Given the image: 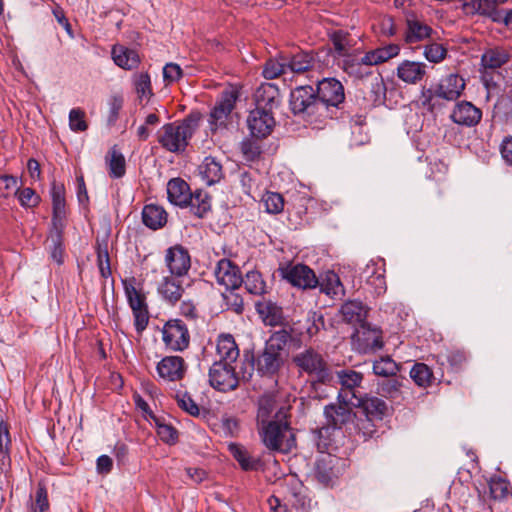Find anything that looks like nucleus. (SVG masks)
Listing matches in <instances>:
<instances>
[{
	"label": "nucleus",
	"mask_w": 512,
	"mask_h": 512,
	"mask_svg": "<svg viewBox=\"0 0 512 512\" xmlns=\"http://www.w3.org/2000/svg\"><path fill=\"white\" fill-rule=\"evenodd\" d=\"M278 89L272 84L260 86L255 94L256 108L248 118L247 125L254 137H267L275 126L272 109L278 105Z\"/></svg>",
	"instance_id": "nucleus-1"
},
{
	"label": "nucleus",
	"mask_w": 512,
	"mask_h": 512,
	"mask_svg": "<svg viewBox=\"0 0 512 512\" xmlns=\"http://www.w3.org/2000/svg\"><path fill=\"white\" fill-rule=\"evenodd\" d=\"M199 120V113H191L181 122L165 124L159 131L158 142L169 152L184 151L199 125Z\"/></svg>",
	"instance_id": "nucleus-2"
},
{
	"label": "nucleus",
	"mask_w": 512,
	"mask_h": 512,
	"mask_svg": "<svg viewBox=\"0 0 512 512\" xmlns=\"http://www.w3.org/2000/svg\"><path fill=\"white\" fill-rule=\"evenodd\" d=\"M290 341L291 334L287 330L275 331L255 360L256 370L263 376L276 374L284 363L286 347Z\"/></svg>",
	"instance_id": "nucleus-3"
},
{
	"label": "nucleus",
	"mask_w": 512,
	"mask_h": 512,
	"mask_svg": "<svg viewBox=\"0 0 512 512\" xmlns=\"http://www.w3.org/2000/svg\"><path fill=\"white\" fill-rule=\"evenodd\" d=\"M345 322L353 325H360L362 331H357L359 340L365 345V349L378 350L383 346L381 332L378 329L366 328L367 307L358 300L346 301L340 309Z\"/></svg>",
	"instance_id": "nucleus-4"
},
{
	"label": "nucleus",
	"mask_w": 512,
	"mask_h": 512,
	"mask_svg": "<svg viewBox=\"0 0 512 512\" xmlns=\"http://www.w3.org/2000/svg\"><path fill=\"white\" fill-rule=\"evenodd\" d=\"M257 430L261 442L271 452L287 454L296 445L295 435L287 419L272 421Z\"/></svg>",
	"instance_id": "nucleus-5"
},
{
	"label": "nucleus",
	"mask_w": 512,
	"mask_h": 512,
	"mask_svg": "<svg viewBox=\"0 0 512 512\" xmlns=\"http://www.w3.org/2000/svg\"><path fill=\"white\" fill-rule=\"evenodd\" d=\"M316 97L319 119L332 118L334 109L345 99L343 85L334 78H325L318 82Z\"/></svg>",
	"instance_id": "nucleus-6"
},
{
	"label": "nucleus",
	"mask_w": 512,
	"mask_h": 512,
	"mask_svg": "<svg viewBox=\"0 0 512 512\" xmlns=\"http://www.w3.org/2000/svg\"><path fill=\"white\" fill-rule=\"evenodd\" d=\"M293 362L301 373H306L313 380L328 383L333 375L323 356L313 348H307L293 357Z\"/></svg>",
	"instance_id": "nucleus-7"
},
{
	"label": "nucleus",
	"mask_w": 512,
	"mask_h": 512,
	"mask_svg": "<svg viewBox=\"0 0 512 512\" xmlns=\"http://www.w3.org/2000/svg\"><path fill=\"white\" fill-rule=\"evenodd\" d=\"M208 381L215 390L227 393L238 388L240 378L234 365L214 362L209 368Z\"/></svg>",
	"instance_id": "nucleus-8"
},
{
	"label": "nucleus",
	"mask_w": 512,
	"mask_h": 512,
	"mask_svg": "<svg viewBox=\"0 0 512 512\" xmlns=\"http://www.w3.org/2000/svg\"><path fill=\"white\" fill-rule=\"evenodd\" d=\"M162 340L169 350H186L190 344V333L186 323L178 318L168 320L162 328Z\"/></svg>",
	"instance_id": "nucleus-9"
},
{
	"label": "nucleus",
	"mask_w": 512,
	"mask_h": 512,
	"mask_svg": "<svg viewBox=\"0 0 512 512\" xmlns=\"http://www.w3.org/2000/svg\"><path fill=\"white\" fill-rule=\"evenodd\" d=\"M239 93L234 88L224 90L209 115V125L212 131L225 127L232 113Z\"/></svg>",
	"instance_id": "nucleus-10"
},
{
	"label": "nucleus",
	"mask_w": 512,
	"mask_h": 512,
	"mask_svg": "<svg viewBox=\"0 0 512 512\" xmlns=\"http://www.w3.org/2000/svg\"><path fill=\"white\" fill-rule=\"evenodd\" d=\"M317 97L312 86H299L290 94V107L294 114H306L319 118Z\"/></svg>",
	"instance_id": "nucleus-11"
},
{
	"label": "nucleus",
	"mask_w": 512,
	"mask_h": 512,
	"mask_svg": "<svg viewBox=\"0 0 512 512\" xmlns=\"http://www.w3.org/2000/svg\"><path fill=\"white\" fill-rule=\"evenodd\" d=\"M164 265L167 274L183 278L191 268V257L188 250L180 244L169 247L165 251Z\"/></svg>",
	"instance_id": "nucleus-12"
},
{
	"label": "nucleus",
	"mask_w": 512,
	"mask_h": 512,
	"mask_svg": "<svg viewBox=\"0 0 512 512\" xmlns=\"http://www.w3.org/2000/svg\"><path fill=\"white\" fill-rule=\"evenodd\" d=\"M280 274L285 280L298 288H315L318 284L314 271L303 264L282 267L280 268Z\"/></svg>",
	"instance_id": "nucleus-13"
},
{
	"label": "nucleus",
	"mask_w": 512,
	"mask_h": 512,
	"mask_svg": "<svg viewBox=\"0 0 512 512\" xmlns=\"http://www.w3.org/2000/svg\"><path fill=\"white\" fill-rule=\"evenodd\" d=\"M336 377L341 390L338 399L352 405L353 394H363L359 389L363 381V374L352 369H341L336 371Z\"/></svg>",
	"instance_id": "nucleus-14"
},
{
	"label": "nucleus",
	"mask_w": 512,
	"mask_h": 512,
	"mask_svg": "<svg viewBox=\"0 0 512 512\" xmlns=\"http://www.w3.org/2000/svg\"><path fill=\"white\" fill-rule=\"evenodd\" d=\"M287 419V409L279 406L273 395H263L258 400L257 428L276 420Z\"/></svg>",
	"instance_id": "nucleus-15"
},
{
	"label": "nucleus",
	"mask_w": 512,
	"mask_h": 512,
	"mask_svg": "<svg viewBox=\"0 0 512 512\" xmlns=\"http://www.w3.org/2000/svg\"><path fill=\"white\" fill-rule=\"evenodd\" d=\"M214 275L219 285L226 290H234L242 285V276L238 266L229 259H221L218 261Z\"/></svg>",
	"instance_id": "nucleus-16"
},
{
	"label": "nucleus",
	"mask_w": 512,
	"mask_h": 512,
	"mask_svg": "<svg viewBox=\"0 0 512 512\" xmlns=\"http://www.w3.org/2000/svg\"><path fill=\"white\" fill-rule=\"evenodd\" d=\"M156 370L164 381L176 382L184 378L187 365L181 356H165L157 364Z\"/></svg>",
	"instance_id": "nucleus-17"
},
{
	"label": "nucleus",
	"mask_w": 512,
	"mask_h": 512,
	"mask_svg": "<svg viewBox=\"0 0 512 512\" xmlns=\"http://www.w3.org/2000/svg\"><path fill=\"white\" fill-rule=\"evenodd\" d=\"M482 118V111L469 101H460L455 104L450 119L457 125L464 127L476 126Z\"/></svg>",
	"instance_id": "nucleus-18"
},
{
	"label": "nucleus",
	"mask_w": 512,
	"mask_h": 512,
	"mask_svg": "<svg viewBox=\"0 0 512 512\" xmlns=\"http://www.w3.org/2000/svg\"><path fill=\"white\" fill-rule=\"evenodd\" d=\"M156 284L158 294L171 305H175L184 293L182 277L164 274Z\"/></svg>",
	"instance_id": "nucleus-19"
},
{
	"label": "nucleus",
	"mask_w": 512,
	"mask_h": 512,
	"mask_svg": "<svg viewBox=\"0 0 512 512\" xmlns=\"http://www.w3.org/2000/svg\"><path fill=\"white\" fill-rule=\"evenodd\" d=\"M351 404L344 403L338 399L337 403H331L324 408V416L327 426L340 429L343 425L350 422L353 418Z\"/></svg>",
	"instance_id": "nucleus-20"
},
{
	"label": "nucleus",
	"mask_w": 512,
	"mask_h": 512,
	"mask_svg": "<svg viewBox=\"0 0 512 512\" xmlns=\"http://www.w3.org/2000/svg\"><path fill=\"white\" fill-rule=\"evenodd\" d=\"M436 86L438 98L446 101H455L463 93L466 83L458 74H449L442 77Z\"/></svg>",
	"instance_id": "nucleus-21"
},
{
	"label": "nucleus",
	"mask_w": 512,
	"mask_h": 512,
	"mask_svg": "<svg viewBox=\"0 0 512 512\" xmlns=\"http://www.w3.org/2000/svg\"><path fill=\"white\" fill-rule=\"evenodd\" d=\"M352 406L360 407L364 410L370 420H381L386 413L387 405L385 401L378 397H369L366 394H353Z\"/></svg>",
	"instance_id": "nucleus-22"
},
{
	"label": "nucleus",
	"mask_w": 512,
	"mask_h": 512,
	"mask_svg": "<svg viewBox=\"0 0 512 512\" xmlns=\"http://www.w3.org/2000/svg\"><path fill=\"white\" fill-rule=\"evenodd\" d=\"M216 355L217 360L215 362L234 365L238 360L240 350L231 334H221L218 336L216 341Z\"/></svg>",
	"instance_id": "nucleus-23"
},
{
	"label": "nucleus",
	"mask_w": 512,
	"mask_h": 512,
	"mask_svg": "<svg viewBox=\"0 0 512 512\" xmlns=\"http://www.w3.org/2000/svg\"><path fill=\"white\" fill-rule=\"evenodd\" d=\"M426 68L423 62L404 60L397 67V77L407 84H416L426 76Z\"/></svg>",
	"instance_id": "nucleus-24"
},
{
	"label": "nucleus",
	"mask_w": 512,
	"mask_h": 512,
	"mask_svg": "<svg viewBox=\"0 0 512 512\" xmlns=\"http://www.w3.org/2000/svg\"><path fill=\"white\" fill-rule=\"evenodd\" d=\"M167 196L173 205L187 207V201L191 199L190 187L183 179L173 178L167 184Z\"/></svg>",
	"instance_id": "nucleus-25"
},
{
	"label": "nucleus",
	"mask_w": 512,
	"mask_h": 512,
	"mask_svg": "<svg viewBox=\"0 0 512 512\" xmlns=\"http://www.w3.org/2000/svg\"><path fill=\"white\" fill-rule=\"evenodd\" d=\"M384 273L385 269L383 266H379L374 262L367 264L362 272L367 284L374 289V293L377 296L384 294L387 290Z\"/></svg>",
	"instance_id": "nucleus-26"
},
{
	"label": "nucleus",
	"mask_w": 512,
	"mask_h": 512,
	"mask_svg": "<svg viewBox=\"0 0 512 512\" xmlns=\"http://www.w3.org/2000/svg\"><path fill=\"white\" fill-rule=\"evenodd\" d=\"M168 214L162 206L147 204L142 210L143 224L152 229L158 230L167 223Z\"/></svg>",
	"instance_id": "nucleus-27"
},
{
	"label": "nucleus",
	"mask_w": 512,
	"mask_h": 512,
	"mask_svg": "<svg viewBox=\"0 0 512 512\" xmlns=\"http://www.w3.org/2000/svg\"><path fill=\"white\" fill-rule=\"evenodd\" d=\"M432 31V28L425 22L416 17H410L407 19L405 41L408 44L423 41L431 37Z\"/></svg>",
	"instance_id": "nucleus-28"
},
{
	"label": "nucleus",
	"mask_w": 512,
	"mask_h": 512,
	"mask_svg": "<svg viewBox=\"0 0 512 512\" xmlns=\"http://www.w3.org/2000/svg\"><path fill=\"white\" fill-rule=\"evenodd\" d=\"M228 449L244 471H257L262 468L260 458L251 456L243 446L231 443Z\"/></svg>",
	"instance_id": "nucleus-29"
},
{
	"label": "nucleus",
	"mask_w": 512,
	"mask_h": 512,
	"mask_svg": "<svg viewBox=\"0 0 512 512\" xmlns=\"http://www.w3.org/2000/svg\"><path fill=\"white\" fill-rule=\"evenodd\" d=\"M112 58L117 66L125 70L136 68L140 62V58L135 50L122 45H116L112 48Z\"/></svg>",
	"instance_id": "nucleus-30"
},
{
	"label": "nucleus",
	"mask_w": 512,
	"mask_h": 512,
	"mask_svg": "<svg viewBox=\"0 0 512 512\" xmlns=\"http://www.w3.org/2000/svg\"><path fill=\"white\" fill-rule=\"evenodd\" d=\"M199 174L207 185H212L223 177L222 165L214 157H206L199 165Z\"/></svg>",
	"instance_id": "nucleus-31"
},
{
	"label": "nucleus",
	"mask_w": 512,
	"mask_h": 512,
	"mask_svg": "<svg viewBox=\"0 0 512 512\" xmlns=\"http://www.w3.org/2000/svg\"><path fill=\"white\" fill-rule=\"evenodd\" d=\"M51 197L53 206V222L57 225L62 221L66 214L65 187L62 183H52Z\"/></svg>",
	"instance_id": "nucleus-32"
},
{
	"label": "nucleus",
	"mask_w": 512,
	"mask_h": 512,
	"mask_svg": "<svg viewBox=\"0 0 512 512\" xmlns=\"http://www.w3.org/2000/svg\"><path fill=\"white\" fill-rule=\"evenodd\" d=\"M188 206L195 216L202 218L211 209V198L207 192L196 190L194 193L191 192V199L187 201Z\"/></svg>",
	"instance_id": "nucleus-33"
},
{
	"label": "nucleus",
	"mask_w": 512,
	"mask_h": 512,
	"mask_svg": "<svg viewBox=\"0 0 512 512\" xmlns=\"http://www.w3.org/2000/svg\"><path fill=\"white\" fill-rule=\"evenodd\" d=\"M287 69L290 73H303L308 71L314 63V58L308 52L300 51L286 57Z\"/></svg>",
	"instance_id": "nucleus-34"
},
{
	"label": "nucleus",
	"mask_w": 512,
	"mask_h": 512,
	"mask_svg": "<svg viewBox=\"0 0 512 512\" xmlns=\"http://www.w3.org/2000/svg\"><path fill=\"white\" fill-rule=\"evenodd\" d=\"M256 308L266 324L275 326L281 323L282 310L274 303L260 302L256 304Z\"/></svg>",
	"instance_id": "nucleus-35"
},
{
	"label": "nucleus",
	"mask_w": 512,
	"mask_h": 512,
	"mask_svg": "<svg viewBox=\"0 0 512 512\" xmlns=\"http://www.w3.org/2000/svg\"><path fill=\"white\" fill-rule=\"evenodd\" d=\"M242 284L246 291L252 295H262L266 291V284L258 271H249L242 277Z\"/></svg>",
	"instance_id": "nucleus-36"
},
{
	"label": "nucleus",
	"mask_w": 512,
	"mask_h": 512,
	"mask_svg": "<svg viewBox=\"0 0 512 512\" xmlns=\"http://www.w3.org/2000/svg\"><path fill=\"white\" fill-rule=\"evenodd\" d=\"M331 464L332 457L330 455L323 456L316 462L315 476L323 485H329L333 481L334 472Z\"/></svg>",
	"instance_id": "nucleus-37"
},
{
	"label": "nucleus",
	"mask_w": 512,
	"mask_h": 512,
	"mask_svg": "<svg viewBox=\"0 0 512 512\" xmlns=\"http://www.w3.org/2000/svg\"><path fill=\"white\" fill-rule=\"evenodd\" d=\"M508 59L509 56L503 49L493 48L482 55L481 62L485 68L496 69L504 65Z\"/></svg>",
	"instance_id": "nucleus-38"
},
{
	"label": "nucleus",
	"mask_w": 512,
	"mask_h": 512,
	"mask_svg": "<svg viewBox=\"0 0 512 512\" xmlns=\"http://www.w3.org/2000/svg\"><path fill=\"white\" fill-rule=\"evenodd\" d=\"M399 371L398 364L389 356L380 357L373 363V372L377 376L391 378Z\"/></svg>",
	"instance_id": "nucleus-39"
},
{
	"label": "nucleus",
	"mask_w": 512,
	"mask_h": 512,
	"mask_svg": "<svg viewBox=\"0 0 512 512\" xmlns=\"http://www.w3.org/2000/svg\"><path fill=\"white\" fill-rule=\"evenodd\" d=\"M320 291L331 297L338 296L342 292V284L339 276L334 272H328L318 281Z\"/></svg>",
	"instance_id": "nucleus-40"
},
{
	"label": "nucleus",
	"mask_w": 512,
	"mask_h": 512,
	"mask_svg": "<svg viewBox=\"0 0 512 512\" xmlns=\"http://www.w3.org/2000/svg\"><path fill=\"white\" fill-rule=\"evenodd\" d=\"M331 41L338 56H342L344 59L351 54L348 52L353 46V42L348 32L343 30L334 31L331 35Z\"/></svg>",
	"instance_id": "nucleus-41"
},
{
	"label": "nucleus",
	"mask_w": 512,
	"mask_h": 512,
	"mask_svg": "<svg viewBox=\"0 0 512 512\" xmlns=\"http://www.w3.org/2000/svg\"><path fill=\"white\" fill-rule=\"evenodd\" d=\"M342 68L350 77L355 79H365L369 76H373L372 68L361 66L358 62H354L353 58H344Z\"/></svg>",
	"instance_id": "nucleus-42"
},
{
	"label": "nucleus",
	"mask_w": 512,
	"mask_h": 512,
	"mask_svg": "<svg viewBox=\"0 0 512 512\" xmlns=\"http://www.w3.org/2000/svg\"><path fill=\"white\" fill-rule=\"evenodd\" d=\"M410 377L420 387H427L431 384L433 373L424 363H415L410 370Z\"/></svg>",
	"instance_id": "nucleus-43"
},
{
	"label": "nucleus",
	"mask_w": 512,
	"mask_h": 512,
	"mask_svg": "<svg viewBox=\"0 0 512 512\" xmlns=\"http://www.w3.org/2000/svg\"><path fill=\"white\" fill-rule=\"evenodd\" d=\"M287 73L288 69L285 56H281L279 59L268 60L263 69V76L266 79H275Z\"/></svg>",
	"instance_id": "nucleus-44"
},
{
	"label": "nucleus",
	"mask_w": 512,
	"mask_h": 512,
	"mask_svg": "<svg viewBox=\"0 0 512 512\" xmlns=\"http://www.w3.org/2000/svg\"><path fill=\"white\" fill-rule=\"evenodd\" d=\"M370 51L372 53L375 65H379L394 57H397L400 53V46L398 44L390 43Z\"/></svg>",
	"instance_id": "nucleus-45"
},
{
	"label": "nucleus",
	"mask_w": 512,
	"mask_h": 512,
	"mask_svg": "<svg viewBox=\"0 0 512 512\" xmlns=\"http://www.w3.org/2000/svg\"><path fill=\"white\" fill-rule=\"evenodd\" d=\"M151 418L155 422L157 435L159 436V438L167 444H174L178 438L177 430L172 425L166 424L159 417L151 416Z\"/></svg>",
	"instance_id": "nucleus-46"
},
{
	"label": "nucleus",
	"mask_w": 512,
	"mask_h": 512,
	"mask_svg": "<svg viewBox=\"0 0 512 512\" xmlns=\"http://www.w3.org/2000/svg\"><path fill=\"white\" fill-rule=\"evenodd\" d=\"M29 512H49V501L46 487L39 483L35 497L30 499Z\"/></svg>",
	"instance_id": "nucleus-47"
},
{
	"label": "nucleus",
	"mask_w": 512,
	"mask_h": 512,
	"mask_svg": "<svg viewBox=\"0 0 512 512\" xmlns=\"http://www.w3.org/2000/svg\"><path fill=\"white\" fill-rule=\"evenodd\" d=\"M109 167V175L112 178H121L125 174V159L124 156L115 149L109 152L107 159Z\"/></svg>",
	"instance_id": "nucleus-48"
},
{
	"label": "nucleus",
	"mask_w": 512,
	"mask_h": 512,
	"mask_svg": "<svg viewBox=\"0 0 512 512\" xmlns=\"http://www.w3.org/2000/svg\"><path fill=\"white\" fill-rule=\"evenodd\" d=\"M461 9L467 16H473L476 14L488 15L489 4L487 0H460Z\"/></svg>",
	"instance_id": "nucleus-49"
},
{
	"label": "nucleus",
	"mask_w": 512,
	"mask_h": 512,
	"mask_svg": "<svg viewBox=\"0 0 512 512\" xmlns=\"http://www.w3.org/2000/svg\"><path fill=\"white\" fill-rule=\"evenodd\" d=\"M265 211L270 214H278L282 212L284 207V199L277 192H267L262 198Z\"/></svg>",
	"instance_id": "nucleus-50"
},
{
	"label": "nucleus",
	"mask_w": 512,
	"mask_h": 512,
	"mask_svg": "<svg viewBox=\"0 0 512 512\" xmlns=\"http://www.w3.org/2000/svg\"><path fill=\"white\" fill-rule=\"evenodd\" d=\"M125 294L132 312L147 309L145 296L134 286H125Z\"/></svg>",
	"instance_id": "nucleus-51"
},
{
	"label": "nucleus",
	"mask_w": 512,
	"mask_h": 512,
	"mask_svg": "<svg viewBox=\"0 0 512 512\" xmlns=\"http://www.w3.org/2000/svg\"><path fill=\"white\" fill-rule=\"evenodd\" d=\"M423 55L431 63H439L446 58L447 49L439 43H430L424 46Z\"/></svg>",
	"instance_id": "nucleus-52"
},
{
	"label": "nucleus",
	"mask_w": 512,
	"mask_h": 512,
	"mask_svg": "<svg viewBox=\"0 0 512 512\" xmlns=\"http://www.w3.org/2000/svg\"><path fill=\"white\" fill-rule=\"evenodd\" d=\"M489 488L492 498L496 500L504 499L509 494V482L501 477L492 478Z\"/></svg>",
	"instance_id": "nucleus-53"
},
{
	"label": "nucleus",
	"mask_w": 512,
	"mask_h": 512,
	"mask_svg": "<svg viewBox=\"0 0 512 512\" xmlns=\"http://www.w3.org/2000/svg\"><path fill=\"white\" fill-rule=\"evenodd\" d=\"M69 127L74 132H83L88 128L85 112L80 108H73L69 112Z\"/></svg>",
	"instance_id": "nucleus-54"
},
{
	"label": "nucleus",
	"mask_w": 512,
	"mask_h": 512,
	"mask_svg": "<svg viewBox=\"0 0 512 512\" xmlns=\"http://www.w3.org/2000/svg\"><path fill=\"white\" fill-rule=\"evenodd\" d=\"M176 400L178 406L188 414L192 416H198L200 414L198 405L188 393H177Z\"/></svg>",
	"instance_id": "nucleus-55"
},
{
	"label": "nucleus",
	"mask_w": 512,
	"mask_h": 512,
	"mask_svg": "<svg viewBox=\"0 0 512 512\" xmlns=\"http://www.w3.org/2000/svg\"><path fill=\"white\" fill-rule=\"evenodd\" d=\"M16 196L20 202L22 207H34L38 205L40 198L36 195L35 191L32 188L26 187L22 190L18 189L16 191Z\"/></svg>",
	"instance_id": "nucleus-56"
},
{
	"label": "nucleus",
	"mask_w": 512,
	"mask_h": 512,
	"mask_svg": "<svg viewBox=\"0 0 512 512\" xmlns=\"http://www.w3.org/2000/svg\"><path fill=\"white\" fill-rule=\"evenodd\" d=\"M436 98H438L436 85L429 88H422L420 101L424 108H426L429 111H433L436 107Z\"/></svg>",
	"instance_id": "nucleus-57"
},
{
	"label": "nucleus",
	"mask_w": 512,
	"mask_h": 512,
	"mask_svg": "<svg viewBox=\"0 0 512 512\" xmlns=\"http://www.w3.org/2000/svg\"><path fill=\"white\" fill-rule=\"evenodd\" d=\"M183 76V71L180 65L170 62L163 67V79L166 84H171L179 81Z\"/></svg>",
	"instance_id": "nucleus-58"
},
{
	"label": "nucleus",
	"mask_w": 512,
	"mask_h": 512,
	"mask_svg": "<svg viewBox=\"0 0 512 512\" xmlns=\"http://www.w3.org/2000/svg\"><path fill=\"white\" fill-rule=\"evenodd\" d=\"M123 97L121 95H113L109 99V114H108V124L114 125L119 117V112L123 107Z\"/></svg>",
	"instance_id": "nucleus-59"
},
{
	"label": "nucleus",
	"mask_w": 512,
	"mask_h": 512,
	"mask_svg": "<svg viewBox=\"0 0 512 512\" xmlns=\"http://www.w3.org/2000/svg\"><path fill=\"white\" fill-rule=\"evenodd\" d=\"M371 93L373 94V101L376 103L383 102L386 94V86L384 79L380 74L373 77L371 82Z\"/></svg>",
	"instance_id": "nucleus-60"
},
{
	"label": "nucleus",
	"mask_w": 512,
	"mask_h": 512,
	"mask_svg": "<svg viewBox=\"0 0 512 512\" xmlns=\"http://www.w3.org/2000/svg\"><path fill=\"white\" fill-rule=\"evenodd\" d=\"M307 323L306 331L310 337L315 336L324 327L323 316L316 312L309 314Z\"/></svg>",
	"instance_id": "nucleus-61"
},
{
	"label": "nucleus",
	"mask_w": 512,
	"mask_h": 512,
	"mask_svg": "<svg viewBox=\"0 0 512 512\" xmlns=\"http://www.w3.org/2000/svg\"><path fill=\"white\" fill-rule=\"evenodd\" d=\"M241 151L247 161H254L261 153L260 147L252 141H243Z\"/></svg>",
	"instance_id": "nucleus-62"
},
{
	"label": "nucleus",
	"mask_w": 512,
	"mask_h": 512,
	"mask_svg": "<svg viewBox=\"0 0 512 512\" xmlns=\"http://www.w3.org/2000/svg\"><path fill=\"white\" fill-rule=\"evenodd\" d=\"M136 91L140 96H146L151 93V81L150 76L147 73H141L138 75L136 82Z\"/></svg>",
	"instance_id": "nucleus-63"
},
{
	"label": "nucleus",
	"mask_w": 512,
	"mask_h": 512,
	"mask_svg": "<svg viewBox=\"0 0 512 512\" xmlns=\"http://www.w3.org/2000/svg\"><path fill=\"white\" fill-rule=\"evenodd\" d=\"M98 267L102 277L108 278L111 276L109 254L107 250L98 251Z\"/></svg>",
	"instance_id": "nucleus-64"
}]
</instances>
